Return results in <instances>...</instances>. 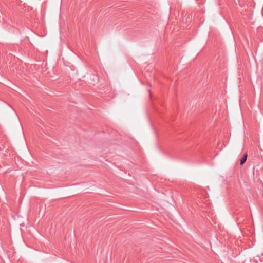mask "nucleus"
I'll return each instance as SVG.
<instances>
[{"instance_id":"1","label":"nucleus","mask_w":263,"mask_h":263,"mask_svg":"<svg viewBox=\"0 0 263 263\" xmlns=\"http://www.w3.org/2000/svg\"><path fill=\"white\" fill-rule=\"evenodd\" d=\"M247 158V154H245L244 156L240 159V165H243L245 162L246 161Z\"/></svg>"}]
</instances>
